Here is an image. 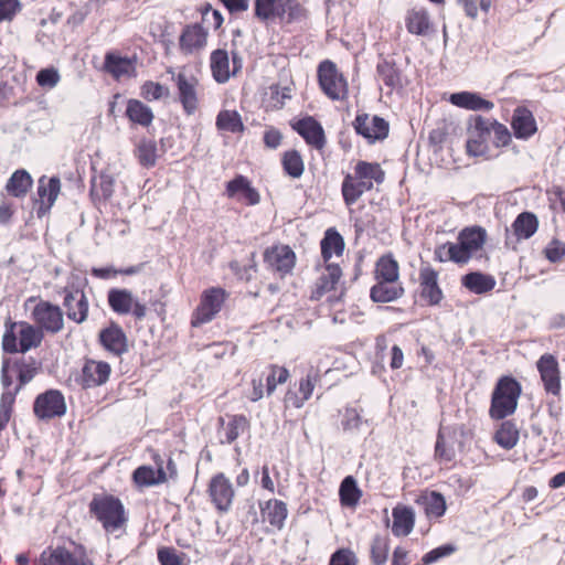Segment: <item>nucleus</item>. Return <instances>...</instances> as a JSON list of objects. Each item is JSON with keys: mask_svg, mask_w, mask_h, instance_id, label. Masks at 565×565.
<instances>
[{"mask_svg": "<svg viewBox=\"0 0 565 565\" xmlns=\"http://www.w3.org/2000/svg\"><path fill=\"white\" fill-rule=\"evenodd\" d=\"M89 512L107 533L121 530L128 521L124 504L111 494L95 495L89 503Z\"/></svg>", "mask_w": 565, "mask_h": 565, "instance_id": "obj_1", "label": "nucleus"}, {"mask_svg": "<svg viewBox=\"0 0 565 565\" xmlns=\"http://www.w3.org/2000/svg\"><path fill=\"white\" fill-rule=\"evenodd\" d=\"M521 392V384L514 377L502 376L499 379L491 395L490 417L503 419L512 415L516 409Z\"/></svg>", "mask_w": 565, "mask_h": 565, "instance_id": "obj_2", "label": "nucleus"}, {"mask_svg": "<svg viewBox=\"0 0 565 565\" xmlns=\"http://www.w3.org/2000/svg\"><path fill=\"white\" fill-rule=\"evenodd\" d=\"M43 339L41 330L28 322H11L6 324L2 348L8 353H25L38 348Z\"/></svg>", "mask_w": 565, "mask_h": 565, "instance_id": "obj_3", "label": "nucleus"}, {"mask_svg": "<svg viewBox=\"0 0 565 565\" xmlns=\"http://www.w3.org/2000/svg\"><path fill=\"white\" fill-rule=\"evenodd\" d=\"M65 545L47 547L40 556V565H94L84 545L71 541Z\"/></svg>", "mask_w": 565, "mask_h": 565, "instance_id": "obj_4", "label": "nucleus"}, {"mask_svg": "<svg viewBox=\"0 0 565 565\" xmlns=\"http://www.w3.org/2000/svg\"><path fill=\"white\" fill-rule=\"evenodd\" d=\"M318 81L322 92L332 100L344 99L348 95V84L337 65L326 60L318 66Z\"/></svg>", "mask_w": 565, "mask_h": 565, "instance_id": "obj_5", "label": "nucleus"}, {"mask_svg": "<svg viewBox=\"0 0 565 565\" xmlns=\"http://www.w3.org/2000/svg\"><path fill=\"white\" fill-rule=\"evenodd\" d=\"M110 309L117 315H132L141 320L147 315V307L141 303L128 289L113 288L107 294Z\"/></svg>", "mask_w": 565, "mask_h": 565, "instance_id": "obj_6", "label": "nucleus"}, {"mask_svg": "<svg viewBox=\"0 0 565 565\" xmlns=\"http://www.w3.org/2000/svg\"><path fill=\"white\" fill-rule=\"evenodd\" d=\"M209 32L201 23L186 24L179 35V51L198 58L207 45Z\"/></svg>", "mask_w": 565, "mask_h": 565, "instance_id": "obj_7", "label": "nucleus"}, {"mask_svg": "<svg viewBox=\"0 0 565 565\" xmlns=\"http://www.w3.org/2000/svg\"><path fill=\"white\" fill-rule=\"evenodd\" d=\"M490 119L481 116L471 118L468 127L467 152L470 156H484L489 151Z\"/></svg>", "mask_w": 565, "mask_h": 565, "instance_id": "obj_8", "label": "nucleus"}, {"mask_svg": "<svg viewBox=\"0 0 565 565\" xmlns=\"http://www.w3.org/2000/svg\"><path fill=\"white\" fill-rule=\"evenodd\" d=\"M32 319L39 330L55 334L63 330L64 318L58 306L49 301H40L32 310Z\"/></svg>", "mask_w": 565, "mask_h": 565, "instance_id": "obj_9", "label": "nucleus"}, {"mask_svg": "<svg viewBox=\"0 0 565 565\" xmlns=\"http://www.w3.org/2000/svg\"><path fill=\"white\" fill-rule=\"evenodd\" d=\"M226 292L222 288H210L201 298V303L192 318V326L198 327L210 322L221 310Z\"/></svg>", "mask_w": 565, "mask_h": 565, "instance_id": "obj_10", "label": "nucleus"}, {"mask_svg": "<svg viewBox=\"0 0 565 565\" xmlns=\"http://www.w3.org/2000/svg\"><path fill=\"white\" fill-rule=\"evenodd\" d=\"M63 306L66 309V316L76 323H83L88 316V300L83 289L67 284L63 289Z\"/></svg>", "mask_w": 565, "mask_h": 565, "instance_id": "obj_11", "label": "nucleus"}, {"mask_svg": "<svg viewBox=\"0 0 565 565\" xmlns=\"http://www.w3.org/2000/svg\"><path fill=\"white\" fill-rule=\"evenodd\" d=\"M33 411L35 416L43 420L63 416L66 413L63 394L56 390L40 394L34 401Z\"/></svg>", "mask_w": 565, "mask_h": 565, "instance_id": "obj_12", "label": "nucleus"}, {"mask_svg": "<svg viewBox=\"0 0 565 565\" xmlns=\"http://www.w3.org/2000/svg\"><path fill=\"white\" fill-rule=\"evenodd\" d=\"M354 130L369 142L383 140L388 135V122L379 116L370 117L367 114H359L353 121Z\"/></svg>", "mask_w": 565, "mask_h": 565, "instance_id": "obj_13", "label": "nucleus"}, {"mask_svg": "<svg viewBox=\"0 0 565 565\" xmlns=\"http://www.w3.org/2000/svg\"><path fill=\"white\" fill-rule=\"evenodd\" d=\"M264 262L270 269L285 276L294 269L296 255L288 245H274L264 252Z\"/></svg>", "mask_w": 565, "mask_h": 565, "instance_id": "obj_14", "label": "nucleus"}, {"mask_svg": "<svg viewBox=\"0 0 565 565\" xmlns=\"http://www.w3.org/2000/svg\"><path fill=\"white\" fill-rule=\"evenodd\" d=\"M209 494L220 512H227L231 509L235 495L233 486L224 473H217L211 479Z\"/></svg>", "mask_w": 565, "mask_h": 565, "instance_id": "obj_15", "label": "nucleus"}, {"mask_svg": "<svg viewBox=\"0 0 565 565\" xmlns=\"http://www.w3.org/2000/svg\"><path fill=\"white\" fill-rule=\"evenodd\" d=\"M536 367L545 391L558 396L561 393V372L556 358L553 354L545 353L537 360Z\"/></svg>", "mask_w": 565, "mask_h": 565, "instance_id": "obj_16", "label": "nucleus"}, {"mask_svg": "<svg viewBox=\"0 0 565 565\" xmlns=\"http://www.w3.org/2000/svg\"><path fill=\"white\" fill-rule=\"evenodd\" d=\"M486 238V230L480 226L467 227L459 233L456 245L459 254L462 256L463 264L467 263L476 252L482 248Z\"/></svg>", "mask_w": 565, "mask_h": 565, "instance_id": "obj_17", "label": "nucleus"}, {"mask_svg": "<svg viewBox=\"0 0 565 565\" xmlns=\"http://www.w3.org/2000/svg\"><path fill=\"white\" fill-rule=\"evenodd\" d=\"M292 129L300 135L305 141L320 150L326 145L324 130L321 124L311 116L303 117L291 124Z\"/></svg>", "mask_w": 565, "mask_h": 565, "instance_id": "obj_18", "label": "nucleus"}, {"mask_svg": "<svg viewBox=\"0 0 565 565\" xmlns=\"http://www.w3.org/2000/svg\"><path fill=\"white\" fill-rule=\"evenodd\" d=\"M110 371L107 362L87 360L83 365L79 383L83 388L100 386L108 381Z\"/></svg>", "mask_w": 565, "mask_h": 565, "instance_id": "obj_19", "label": "nucleus"}, {"mask_svg": "<svg viewBox=\"0 0 565 565\" xmlns=\"http://www.w3.org/2000/svg\"><path fill=\"white\" fill-rule=\"evenodd\" d=\"M137 57L120 56L114 52L105 55L104 70L114 78L136 76Z\"/></svg>", "mask_w": 565, "mask_h": 565, "instance_id": "obj_20", "label": "nucleus"}, {"mask_svg": "<svg viewBox=\"0 0 565 565\" xmlns=\"http://www.w3.org/2000/svg\"><path fill=\"white\" fill-rule=\"evenodd\" d=\"M511 126L515 138L527 140L537 130L535 118L525 107H516L513 111Z\"/></svg>", "mask_w": 565, "mask_h": 565, "instance_id": "obj_21", "label": "nucleus"}, {"mask_svg": "<svg viewBox=\"0 0 565 565\" xmlns=\"http://www.w3.org/2000/svg\"><path fill=\"white\" fill-rule=\"evenodd\" d=\"M226 195L243 200L249 205H255L260 200L258 192L252 186L249 180L241 174L227 182Z\"/></svg>", "mask_w": 565, "mask_h": 565, "instance_id": "obj_22", "label": "nucleus"}, {"mask_svg": "<svg viewBox=\"0 0 565 565\" xmlns=\"http://www.w3.org/2000/svg\"><path fill=\"white\" fill-rule=\"evenodd\" d=\"M438 274L431 267H423L419 271L422 297L430 306L438 305L443 299V291L437 284Z\"/></svg>", "mask_w": 565, "mask_h": 565, "instance_id": "obj_23", "label": "nucleus"}, {"mask_svg": "<svg viewBox=\"0 0 565 565\" xmlns=\"http://www.w3.org/2000/svg\"><path fill=\"white\" fill-rule=\"evenodd\" d=\"M99 340L107 351L117 356L127 351L126 334L116 323H111L108 328L102 330L99 333Z\"/></svg>", "mask_w": 565, "mask_h": 565, "instance_id": "obj_24", "label": "nucleus"}, {"mask_svg": "<svg viewBox=\"0 0 565 565\" xmlns=\"http://www.w3.org/2000/svg\"><path fill=\"white\" fill-rule=\"evenodd\" d=\"M220 424L218 436L222 444H232L249 429V422L245 415H233L227 423L220 418Z\"/></svg>", "mask_w": 565, "mask_h": 565, "instance_id": "obj_25", "label": "nucleus"}, {"mask_svg": "<svg viewBox=\"0 0 565 565\" xmlns=\"http://www.w3.org/2000/svg\"><path fill=\"white\" fill-rule=\"evenodd\" d=\"M373 189V182L356 179V175L347 174L341 185V192L344 203L353 205L363 193Z\"/></svg>", "mask_w": 565, "mask_h": 565, "instance_id": "obj_26", "label": "nucleus"}, {"mask_svg": "<svg viewBox=\"0 0 565 565\" xmlns=\"http://www.w3.org/2000/svg\"><path fill=\"white\" fill-rule=\"evenodd\" d=\"M449 102L468 110H491L494 107L491 100L484 99L480 94L472 92L454 93L450 95Z\"/></svg>", "mask_w": 565, "mask_h": 565, "instance_id": "obj_27", "label": "nucleus"}, {"mask_svg": "<svg viewBox=\"0 0 565 565\" xmlns=\"http://www.w3.org/2000/svg\"><path fill=\"white\" fill-rule=\"evenodd\" d=\"M449 102L468 110H491L494 107L491 100L484 99L480 94L472 92L454 93L450 95Z\"/></svg>", "mask_w": 565, "mask_h": 565, "instance_id": "obj_28", "label": "nucleus"}, {"mask_svg": "<svg viewBox=\"0 0 565 565\" xmlns=\"http://www.w3.org/2000/svg\"><path fill=\"white\" fill-rule=\"evenodd\" d=\"M260 512L264 521H267L271 526L281 530L285 524V520L288 515L287 505L285 502L270 499L264 503H259Z\"/></svg>", "mask_w": 565, "mask_h": 565, "instance_id": "obj_29", "label": "nucleus"}, {"mask_svg": "<svg viewBox=\"0 0 565 565\" xmlns=\"http://www.w3.org/2000/svg\"><path fill=\"white\" fill-rule=\"evenodd\" d=\"M375 281L376 282L370 289V298L373 302H393L399 299L405 292L401 282Z\"/></svg>", "mask_w": 565, "mask_h": 565, "instance_id": "obj_30", "label": "nucleus"}, {"mask_svg": "<svg viewBox=\"0 0 565 565\" xmlns=\"http://www.w3.org/2000/svg\"><path fill=\"white\" fill-rule=\"evenodd\" d=\"M342 276V270L337 264H328L326 266V271L320 276V278L316 282V287L312 290L311 299L319 300L327 292L335 289L337 284L339 282Z\"/></svg>", "mask_w": 565, "mask_h": 565, "instance_id": "obj_31", "label": "nucleus"}, {"mask_svg": "<svg viewBox=\"0 0 565 565\" xmlns=\"http://www.w3.org/2000/svg\"><path fill=\"white\" fill-rule=\"evenodd\" d=\"M374 279L384 282H399V266L392 254L383 255L376 260Z\"/></svg>", "mask_w": 565, "mask_h": 565, "instance_id": "obj_32", "label": "nucleus"}, {"mask_svg": "<svg viewBox=\"0 0 565 565\" xmlns=\"http://www.w3.org/2000/svg\"><path fill=\"white\" fill-rule=\"evenodd\" d=\"M317 382V375L309 373L306 377L299 382L298 393L288 391L285 396V402L295 408H301L306 401H308L313 392Z\"/></svg>", "mask_w": 565, "mask_h": 565, "instance_id": "obj_33", "label": "nucleus"}, {"mask_svg": "<svg viewBox=\"0 0 565 565\" xmlns=\"http://www.w3.org/2000/svg\"><path fill=\"white\" fill-rule=\"evenodd\" d=\"M456 435L448 429H439L435 445V457L445 462H450L456 457Z\"/></svg>", "mask_w": 565, "mask_h": 565, "instance_id": "obj_34", "label": "nucleus"}, {"mask_svg": "<svg viewBox=\"0 0 565 565\" xmlns=\"http://www.w3.org/2000/svg\"><path fill=\"white\" fill-rule=\"evenodd\" d=\"M415 516L411 508L397 507L393 509L392 533L395 536H406L414 527Z\"/></svg>", "mask_w": 565, "mask_h": 565, "instance_id": "obj_35", "label": "nucleus"}, {"mask_svg": "<svg viewBox=\"0 0 565 565\" xmlns=\"http://www.w3.org/2000/svg\"><path fill=\"white\" fill-rule=\"evenodd\" d=\"M405 25L409 33L425 36L431 28V22L426 10L412 9L406 14Z\"/></svg>", "mask_w": 565, "mask_h": 565, "instance_id": "obj_36", "label": "nucleus"}, {"mask_svg": "<svg viewBox=\"0 0 565 565\" xmlns=\"http://www.w3.org/2000/svg\"><path fill=\"white\" fill-rule=\"evenodd\" d=\"M126 116L131 122L142 127H149L154 118L151 108L141 100L135 98L128 99Z\"/></svg>", "mask_w": 565, "mask_h": 565, "instance_id": "obj_37", "label": "nucleus"}, {"mask_svg": "<svg viewBox=\"0 0 565 565\" xmlns=\"http://www.w3.org/2000/svg\"><path fill=\"white\" fill-rule=\"evenodd\" d=\"M290 0H255V15L260 20L282 18Z\"/></svg>", "mask_w": 565, "mask_h": 565, "instance_id": "obj_38", "label": "nucleus"}, {"mask_svg": "<svg viewBox=\"0 0 565 565\" xmlns=\"http://www.w3.org/2000/svg\"><path fill=\"white\" fill-rule=\"evenodd\" d=\"M179 102L186 115H193L199 108L198 90L193 83L179 74Z\"/></svg>", "mask_w": 565, "mask_h": 565, "instance_id": "obj_39", "label": "nucleus"}, {"mask_svg": "<svg viewBox=\"0 0 565 565\" xmlns=\"http://www.w3.org/2000/svg\"><path fill=\"white\" fill-rule=\"evenodd\" d=\"M320 245L321 255L326 263H328L333 255L341 256L344 250V239L335 228H328L326 231Z\"/></svg>", "mask_w": 565, "mask_h": 565, "instance_id": "obj_40", "label": "nucleus"}, {"mask_svg": "<svg viewBox=\"0 0 565 565\" xmlns=\"http://www.w3.org/2000/svg\"><path fill=\"white\" fill-rule=\"evenodd\" d=\"M539 227V220L531 212H522L512 223V230L518 239L532 237Z\"/></svg>", "mask_w": 565, "mask_h": 565, "instance_id": "obj_41", "label": "nucleus"}, {"mask_svg": "<svg viewBox=\"0 0 565 565\" xmlns=\"http://www.w3.org/2000/svg\"><path fill=\"white\" fill-rule=\"evenodd\" d=\"M379 78L391 89L403 87V77L401 70L394 62L383 60L376 66Z\"/></svg>", "mask_w": 565, "mask_h": 565, "instance_id": "obj_42", "label": "nucleus"}, {"mask_svg": "<svg viewBox=\"0 0 565 565\" xmlns=\"http://www.w3.org/2000/svg\"><path fill=\"white\" fill-rule=\"evenodd\" d=\"M211 71L217 83H226L231 77L228 54L225 50L217 49L211 54Z\"/></svg>", "mask_w": 565, "mask_h": 565, "instance_id": "obj_43", "label": "nucleus"}, {"mask_svg": "<svg viewBox=\"0 0 565 565\" xmlns=\"http://www.w3.org/2000/svg\"><path fill=\"white\" fill-rule=\"evenodd\" d=\"M215 126L220 131L232 134H242L245 130L242 117L236 110H221L216 116Z\"/></svg>", "mask_w": 565, "mask_h": 565, "instance_id": "obj_44", "label": "nucleus"}, {"mask_svg": "<svg viewBox=\"0 0 565 565\" xmlns=\"http://www.w3.org/2000/svg\"><path fill=\"white\" fill-rule=\"evenodd\" d=\"M391 539L387 534H376L370 543L372 565H385L388 559Z\"/></svg>", "mask_w": 565, "mask_h": 565, "instance_id": "obj_45", "label": "nucleus"}, {"mask_svg": "<svg viewBox=\"0 0 565 565\" xmlns=\"http://www.w3.org/2000/svg\"><path fill=\"white\" fill-rule=\"evenodd\" d=\"M462 285L470 291L480 295L492 290L495 286V280L490 275L475 271L462 277Z\"/></svg>", "mask_w": 565, "mask_h": 565, "instance_id": "obj_46", "label": "nucleus"}, {"mask_svg": "<svg viewBox=\"0 0 565 565\" xmlns=\"http://www.w3.org/2000/svg\"><path fill=\"white\" fill-rule=\"evenodd\" d=\"M132 477L137 486L150 487L163 482L166 480V472L161 467L153 469L149 466H141L134 471Z\"/></svg>", "mask_w": 565, "mask_h": 565, "instance_id": "obj_47", "label": "nucleus"}, {"mask_svg": "<svg viewBox=\"0 0 565 565\" xmlns=\"http://www.w3.org/2000/svg\"><path fill=\"white\" fill-rule=\"evenodd\" d=\"M32 185L31 175L23 169L17 170L7 182V191L17 198L24 196Z\"/></svg>", "mask_w": 565, "mask_h": 565, "instance_id": "obj_48", "label": "nucleus"}, {"mask_svg": "<svg viewBox=\"0 0 565 565\" xmlns=\"http://www.w3.org/2000/svg\"><path fill=\"white\" fill-rule=\"evenodd\" d=\"M341 504L344 507H355L362 495L355 479L352 476L345 477L339 489Z\"/></svg>", "mask_w": 565, "mask_h": 565, "instance_id": "obj_49", "label": "nucleus"}, {"mask_svg": "<svg viewBox=\"0 0 565 565\" xmlns=\"http://www.w3.org/2000/svg\"><path fill=\"white\" fill-rule=\"evenodd\" d=\"M356 179L376 182L381 184L385 179V173L379 163H371L366 161H359L354 168Z\"/></svg>", "mask_w": 565, "mask_h": 565, "instance_id": "obj_50", "label": "nucleus"}, {"mask_svg": "<svg viewBox=\"0 0 565 565\" xmlns=\"http://www.w3.org/2000/svg\"><path fill=\"white\" fill-rule=\"evenodd\" d=\"M494 440L504 449H512L519 440V430L516 426L505 420L501 424L500 428L495 431Z\"/></svg>", "mask_w": 565, "mask_h": 565, "instance_id": "obj_51", "label": "nucleus"}, {"mask_svg": "<svg viewBox=\"0 0 565 565\" xmlns=\"http://www.w3.org/2000/svg\"><path fill=\"white\" fill-rule=\"evenodd\" d=\"M422 503L428 518H440L446 511V500L439 492L431 491L423 497Z\"/></svg>", "mask_w": 565, "mask_h": 565, "instance_id": "obj_52", "label": "nucleus"}, {"mask_svg": "<svg viewBox=\"0 0 565 565\" xmlns=\"http://www.w3.org/2000/svg\"><path fill=\"white\" fill-rule=\"evenodd\" d=\"M114 193V180L108 174H100L92 180L90 194L97 200L106 201Z\"/></svg>", "mask_w": 565, "mask_h": 565, "instance_id": "obj_53", "label": "nucleus"}, {"mask_svg": "<svg viewBox=\"0 0 565 565\" xmlns=\"http://www.w3.org/2000/svg\"><path fill=\"white\" fill-rule=\"evenodd\" d=\"M284 171L291 178H300L303 173L305 166L300 153L296 150L286 151L282 156Z\"/></svg>", "mask_w": 565, "mask_h": 565, "instance_id": "obj_54", "label": "nucleus"}, {"mask_svg": "<svg viewBox=\"0 0 565 565\" xmlns=\"http://www.w3.org/2000/svg\"><path fill=\"white\" fill-rule=\"evenodd\" d=\"M60 188L61 182L58 178L53 177L49 180L41 178L39 180L38 194L42 200L46 199L49 204H53L58 195Z\"/></svg>", "mask_w": 565, "mask_h": 565, "instance_id": "obj_55", "label": "nucleus"}, {"mask_svg": "<svg viewBox=\"0 0 565 565\" xmlns=\"http://www.w3.org/2000/svg\"><path fill=\"white\" fill-rule=\"evenodd\" d=\"M156 143L152 140L142 139L137 148L136 156L143 167H152L156 163Z\"/></svg>", "mask_w": 565, "mask_h": 565, "instance_id": "obj_56", "label": "nucleus"}, {"mask_svg": "<svg viewBox=\"0 0 565 565\" xmlns=\"http://www.w3.org/2000/svg\"><path fill=\"white\" fill-rule=\"evenodd\" d=\"M169 93L167 86L152 81L145 82L140 87V96L148 102L164 98L169 96Z\"/></svg>", "mask_w": 565, "mask_h": 565, "instance_id": "obj_57", "label": "nucleus"}, {"mask_svg": "<svg viewBox=\"0 0 565 565\" xmlns=\"http://www.w3.org/2000/svg\"><path fill=\"white\" fill-rule=\"evenodd\" d=\"M434 256L435 259L440 263L451 260L457 264H463L462 256L459 254L456 243H446L437 246Z\"/></svg>", "mask_w": 565, "mask_h": 565, "instance_id": "obj_58", "label": "nucleus"}, {"mask_svg": "<svg viewBox=\"0 0 565 565\" xmlns=\"http://www.w3.org/2000/svg\"><path fill=\"white\" fill-rule=\"evenodd\" d=\"M36 84L44 89H53L61 81V74L54 66L42 68L35 77Z\"/></svg>", "mask_w": 565, "mask_h": 565, "instance_id": "obj_59", "label": "nucleus"}, {"mask_svg": "<svg viewBox=\"0 0 565 565\" xmlns=\"http://www.w3.org/2000/svg\"><path fill=\"white\" fill-rule=\"evenodd\" d=\"M269 370L270 372L266 379V391L268 395L274 393L278 384H284L289 377V371L284 366L271 364L269 365Z\"/></svg>", "mask_w": 565, "mask_h": 565, "instance_id": "obj_60", "label": "nucleus"}, {"mask_svg": "<svg viewBox=\"0 0 565 565\" xmlns=\"http://www.w3.org/2000/svg\"><path fill=\"white\" fill-rule=\"evenodd\" d=\"M490 136L495 147L507 146L511 141V134L507 126L490 119Z\"/></svg>", "mask_w": 565, "mask_h": 565, "instance_id": "obj_61", "label": "nucleus"}, {"mask_svg": "<svg viewBox=\"0 0 565 565\" xmlns=\"http://www.w3.org/2000/svg\"><path fill=\"white\" fill-rule=\"evenodd\" d=\"M455 551H456V546L454 544L440 545V546L429 551L428 553H426L422 558V563L424 565L433 564L443 557L449 556Z\"/></svg>", "mask_w": 565, "mask_h": 565, "instance_id": "obj_62", "label": "nucleus"}, {"mask_svg": "<svg viewBox=\"0 0 565 565\" xmlns=\"http://www.w3.org/2000/svg\"><path fill=\"white\" fill-rule=\"evenodd\" d=\"M544 254L551 263L561 262L565 258V243L558 239L551 241L545 247Z\"/></svg>", "mask_w": 565, "mask_h": 565, "instance_id": "obj_63", "label": "nucleus"}, {"mask_svg": "<svg viewBox=\"0 0 565 565\" xmlns=\"http://www.w3.org/2000/svg\"><path fill=\"white\" fill-rule=\"evenodd\" d=\"M329 565H358V559L351 550L340 548L331 555Z\"/></svg>", "mask_w": 565, "mask_h": 565, "instance_id": "obj_64", "label": "nucleus"}]
</instances>
